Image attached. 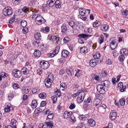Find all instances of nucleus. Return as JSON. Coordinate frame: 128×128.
Listing matches in <instances>:
<instances>
[{
    "label": "nucleus",
    "mask_w": 128,
    "mask_h": 128,
    "mask_svg": "<svg viewBox=\"0 0 128 128\" xmlns=\"http://www.w3.org/2000/svg\"><path fill=\"white\" fill-rule=\"evenodd\" d=\"M122 16L123 17L127 18H128V11L126 10L122 12Z\"/></svg>",
    "instance_id": "13d9d810"
},
{
    "label": "nucleus",
    "mask_w": 128,
    "mask_h": 128,
    "mask_svg": "<svg viewBox=\"0 0 128 128\" xmlns=\"http://www.w3.org/2000/svg\"><path fill=\"white\" fill-rule=\"evenodd\" d=\"M48 48L47 45L46 44H42L40 46V49L41 51L44 52Z\"/></svg>",
    "instance_id": "393cba45"
},
{
    "label": "nucleus",
    "mask_w": 128,
    "mask_h": 128,
    "mask_svg": "<svg viewBox=\"0 0 128 128\" xmlns=\"http://www.w3.org/2000/svg\"><path fill=\"white\" fill-rule=\"evenodd\" d=\"M47 39L50 40H52L54 42L56 41L55 43L56 44L58 43L59 39L56 36L49 35L48 36Z\"/></svg>",
    "instance_id": "6e6552de"
},
{
    "label": "nucleus",
    "mask_w": 128,
    "mask_h": 128,
    "mask_svg": "<svg viewBox=\"0 0 128 128\" xmlns=\"http://www.w3.org/2000/svg\"><path fill=\"white\" fill-rule=\"evenodd\" d=\"M47 3L50 7H53L55 4V2L52 0H48L47 2Z\"/></svg>",
    "instance_id": "f704fd0d"
},
{
    "label": "nucleus",
    "mask_w": 128,
    "mask_h": 128,
    "mask_svg": "<svg viewBox=\"0 0 128 128\" xmlns=\"http://www.w3.org/2000/svg\"><path fill=\"white\" fill-rule=\"evenodd\" d=\"M40 67L44 69H47L49 66L50 64L49 62L44 60H42L40 62Z\"/></svg>",
    "instance_id": "7ed1b4c3"
},
{
    "label": "nucleus",
    "mask_w": 128,
    "mask_h": 128,
    "mask_svg": "<svg viewBox=\"0 0 128 128\" xmlns=\"http://www.w3.org/2000/svg\"><path fill=\"white\" fill-rule=\"evenodd\" d=\"M54 116V114L53 113V112L51 113H50L48 115L47 117V119H53Z\"/></svg>",
    "instance_id": "5fc2aeb1"
},
{
    "label": "nucleus",
    "mask_w": 128,
    "mask_h": 128,
    "mask_svg": "<svg viewBox=\"0 0 128 128\" xmlns=\"http://www.w3.org/2000/svg\"><path fill=\"white\" fill-rule=\"evenodd\" d=\"M89 35L86 34H80L78 35V37L80 38H85L88 37Z\"/></svg>",
    "instance_id": "49530a36"
},
{
    "label": "nucleus",
    "mask_w": 128,
    "mask_h": 128,
    "mask_svg": "<svg viewBox=\"0 0 128 128\" xmlns=\"http://www.w3.org/2000/svg\"><path fill=\"white\" fill-rule=\"evenodd\" d=\"M34 56L36 57H38L40 56V52L38 50H35L34 53Z\"/></svg>",
    "instance_id": "cd10ccee"
},
{
    "label": "nucleus",
    "mask_w": 128,
    "mask_h": 128,
    "mask_svg": "<svg viewBox=\"0 0 128 128\" xmlns=\"http://www.w3.org/2000/svg\"><path fill=\"white\" fill-rule=\"evenodd\" d=\"M38 128H47L46 124L45 122L40 123L38 126Z\"/></svg>",
    "instance_id": "c03bdc74"
},
{
    "label": "nucleus",
    "mask_w": 128,
    "mask_h": 128,
    "mask_svg": "<svg viewBox=\"0 0 128 128\" xmlns=\"http://www.w3.org/2000/svg\"><path fill=\"white\" fill-rule=\"evenodd\" d=\"M30 90L29 88L28 89V88H27L24 87H23L22 89V93L23 94H28L29 93Z\"/></svg>",
    "instance_id": "72a5a7b5"
},
{
    "label": "nucleus",
    "mask_w": 128,
    "mask_h": 128,
    "mask_svg": "<svg viewBox=\"0 0 128 128\" xmlns=\"http://www.w3.org/2000/svg\"><path fill=\"white\" fill-rule=\"evenodd\" d=\"M89 125L91 127H94L95 126L96 122L93 119L90 118L88 120Z\"/></svg>",
    "instance_id": "5701e85b"
},
{
    "label": "nucleus",
    "mask_w": 128,
    "mask_h": 128,
    "mask_svg": "<svg viewBox=\"0 0 128 128\" xmlns=\"http://www.w3.org/2000/svg\"><path fill=\"white\" fill-rule=\"evenodd\" d=\"M27 25V22L24 20H22L20 22V26H21L23 28L26 27Z\"/></svg>",
    "instance_id": "864d4df0"
},
{
    "label": "nucleus",
    "mask_w": 128,
    "mask_h": 128,
    "mask_svg": "<svg viewBox=\"0 0 128 128\" xmlns=\"http://www.w3.org/2000/svg\"><path fill=\"white\" fill-rule=\"evenodd\" d=\"M85 95V93H82V94H80L77 98V101L79 103L82 102L83 101Z\"/></svg>",
    "instance_id": "f8f14e48"
},
{
    "label": "nucleus",
    "mask_w": 128,
    "mask_h": 128,
    "mask_svg": "<svg viewBox=\"0 0 128 128\" xmlns=\"http://www.w3.org/2000/svg\"><path fill=\"white\" fill-rule=\"evenodd\" d=\"M100 84L104 86L105 87H108L110 85V82L108 80H105L104 81H102L100 82Z\"/></svg>",
    "instance_id": "6ab92c4d"
},
{
    "label": "nucleus",
    "mask_w": 128,
    "mask_h": 128,
    "mask_svg": "<svg viewBox=\"0 0 128 128\" xmlns=\"http://www.w3.org/2000/svg\"><path fill=\"white\" fill-rule=\"evenodd\" d=\"M69 120L70 122L73 123L75 122L76 120L75 117L74 116H72L71 115V116Z\"/></svg>",
    "instance_id": "3c124183"
},
{
    "label": "nucleus",
    "mask_w": 128,
    "mask_h": 128,
    "mask_svg": "<svg viewBox=\"0 0 128 128\" xmlns=\"http://www.w3.org/2000/svg\"><path fill=\"white\" fill-rule=\"evenodd\" d=\"M109 28V26L107 24H102L100 26V30L103 31H107Z\"/></svg>",
    "instance_id": "a211bd4d"
},
{
    "label": "nucleus",
    "mask_w": 128,
    "mask_h": 128,
    "mask_svg": "<svg viewBox=\"0 0 128 128\" xmlns=\"http://www.w3.org/2000/svg\"><path fill=\"white\" fill-rule=\"evenodd\" d=\"M90 106V104H88L86 103H85L83 106L84 108L86 110H88Z\"/></svg>",
    "instance_id": "e2e57ef3"
},
{
    "label": "nucleus",
    "mask_w": 128,
    "mask_h": 128,
    "mask_svg": "<svg viewBox=\"0 0 128 128\" xmlns=\"http://www.w3.org/2000/svg\"><path fill=\"white\" fill-rule=\"evenodd\" d=\"M4 106V112H9L13 109L11 104L8 102L5 104Z\"/></svg>",
    "instance_id": "423d86ee"
},
{
    "label": "nucleus",
    "mask_w": 128,
    "mask_h": 128,
    "mask_svg": "<svg viewBox=\"0 0 128 128\" xmlns=\"http://www.w3.org/2000/svg\"><path fill=\"white\" fill-rule=\"evenodd\" d=\"M68 22L69 25L73 28V27L75 26L76 22L73 21H71Z\"/></svg>",
    "instance_id": "680f3d73"
},
{
    "label": "nucleus",
    "mask_w": 128,
    "mask_h": 128,
    "mask_svg": "<svg viewBox=\"0 0 128 128\" xmlns=\"http://www.w3.org/2000/svg\"><path fill=\"white\" fill-rule=\"evenodd\" d=\"M72 113V112H68V111H65L64 113L63 116L64 118L65 119L69 118L71 116V115Z\"/></svg>",
    "instance_id": "dca6fc26"
},
{
    "label": "nucleus",
    "mask_w": 128,
    "mask_h": 128,
    "mask_svg": "<svg viewBox=\"0 0 128 128\" xmlns=\"http://www.w3.org/2000/svg\"><path fill=\"white\" fill-rule=\"evenodd\" d=\"M62 54L63 57L66 58L69 54V52L66 50H63L62 52Z\"/></svg>",
    "instance_id": "c85d7f7f"
},
{
    "label": "nucleus",
    "mask_w": 128,
    "mask_h": 128,
    "mask_svg": "<svg viewBox=\"0 0 128 128\" xmlns=\"http://www.w3.org/2000/svg\"><path fill=\"white\" fill-rule=\"evenodd\" d=\"M104 36L102 34H101L99 36L98 40V42L100 44H101L104 41Z\"/></svg>",
    "instance_id": "b1692460"
},
{
    "label": "nucleus",
    "mask_w": 128,
    "mask_h": 128,
    "mask_svg": "<svg viewBox=\"0 0 128 128\" xmlns=\"http://www.w3.org/2000/svg\"><path fill=\"white\" fill-rule=\"evenodd\" d=\"M34 37L35 39L38 40H40L41 38V36L40 33L37 32L35 34Z\"/></svg>",
    "instance_id": "473e14b6"
},
{
    "label": "nucleus",
    "mask_w": 128,
    "mask_h": 128,
    "mask_svg": "<svg viewBox=\"0 0 128 128\" xmlns=\"http://www.w3.org/2000/svg\"><path fill=\"white\" fill-rule=\"evenodd\" d=\"M84 102L85 103H86L88 104H90V103L91 104L92 102V101L91 98V97L89 96L88 98L86 100H84Z\"/></svg>",
    "instance_id": "603ef678"
},
{
    "label": "nucleus",
    "mask_w": 128,
    "mask_h": 128,
    "mask_svg": "<svg viewBox=\"0 0 128 128\" xmlns=\"http://www.w3.org/2000/svg\"><path fill=\"white\" fill-rule=\"evenodd\" d=\"M60 48L58 46L56 47L55 49L52 52L55 54V56L57 54Z\"/></svg>",
    "instance_id": "4d7b16f0"
},
{
    "label": "nucleus",
    "mask_w": 128,
    "mask_h": 128,
    "mask_svg": "<svg viewBox=\"0 0 128 128\" xmlns=\"http://www.w3.org/2000/svg\"><path fill=\"white\" fill-rule=\"evenodd\" d=\"M120 52L121 54L123 53L124 55H126L128 54V50L125 48L121 49Z\"/></svg>",
    "instance_id": "4c0bfd02"
},
{
    "label": "nucleus",
    "mask_w": 128,
    "mask_h": 128,
    "mask_svg": "<svg viewBox=\"0 0 128 128\" xmlns=\"http://www.w3.org/2000/svg\"><path fill=\"white\" fill-rule=\"evenodd\" d=\"M88 51V48L86 46H84L80 48V52L82 54L86 53Z\"/></svg>",
    "instance_id": "aec40b11"
},
{
    "label": "nucleus",
    "mask_w": 128,
    "mask_h": 128,
    "mask_svg": "<svg viewBox=\"0 0 128 128\" xmlns=\"http://www.w3.org/2000/svg\"><path fill=\"white\" fill-rule=\"evenodd\" d=\"M31 106L33 109L35 108L37 106L38 104L37 101L36 100H34L32 102Z\"/></svg>",
    "instance_id": "c756f323"
},
{
    "label": "nucleus",
    "mask_w": 128,
    "mask_h": 128,
    "mask_svg": "<svg viewBox=\"0 0 128 128\" xmlns=\"http://www.w3.org/2000/svg\"><path fill=\"white\" fill-rule=\"evenodd\" d=\"M54 1L55 2L56 5V6L57 8H60L61 6V3L60 1L59 0H57L55 1V0H54Z\"/></svg>",
    "instance_id": "e433bc0d"
},
{
    "label": "nucleus",
    "mask_w": 128,
    "mask_h": 128,
    "mask_svg": "<svg viewBox=\"0 0 128 128\" xmlns=\"http://www.w3.org/2000/svg\"><path fill=\"white\" fill-rule=\"evenodd\" d=\"M101 21L99 20H96L94 22L93 26L94 28H98L101 24Z\"/></svg>",
    "instance_id": "4be33fe9"
},
{
    "label": "nucleus",
    "mask_w": 128,
    "mask_h": 128,
    "mask_svg": "<svg viewBox=\"0 0 128 128\" xmlns=\"http://www.w3.org/2000/svg\"><path fill=\"white\" fill-rule=\"evenodd\" d=\"M22 71L23 74L25 75H27L28 73L29 70L28 68L26 67H23L22 69Z\"/></svg>",
    "instance_id": "c9c22d12"
},
{
    "label": "nucleus",
    "mask_w": 128,
    "mask_h": 128,
    "mask_svg": "<svg viewBox=\"0 0 128 128\" xmlns=\"http://www.w3.org/2000/svg\"><path fill=\"white\" fill-rule=\"evenodd\" d=\"M98 62L95 59H92L89 61V64L90 66L94 68L97 65Z\"/></svg>",
    "instance_id": "9b49d317"
},
{
    "label": "nucleus",
    "mask_w": 128,
    "mask_h": 128,
    "mask_svg": "<svg viewBox=\"0 0 128 128\" xmlns=\"http://www.w3.org/2000/svg\"><path fill=\"white\" fill-rule=\"evenodd\" d=\"M79 11L80 14L81 15L88 14L90 12V9H86L83 8H79Z\"/></svg>",
    "instance_id": "0eeeda50"
},
{
    "label": "nucleus",
    "mask_w": 128,
    "mask_h": 128,
    "mask_svg": "<svg viewBox=\"0 0 128 128\" xmlns=\"http://www.w3.org/2000/svg\"><path fill=\"white\" fill-rule=\"evenodd\" d=\"M40 31L45 33H47L50 31V28L49 27L46 26V27L41 28Z\"/></svg>",
    "instance_id": "412c9836"
},
{
    "label": "nucleus",
    "mask_w": 128,
    "mask_h": 128,
    "mask_svg": "<svg viewBox=\"0 0 128 128\" xmlns=\"http://www.w3.org/2000/svg\"><path fill=\"white\" fill-rule=\"evenodd\" d=\"M52 82H53L46 79L44 82V84L47 88H49L51 86Z\"/></svg>",
    "instance_id": "a878e982"
},
{
    "label": "nucleus",
    "mask_w": 128,
    "mask_h": 128,
    "mask_svg": "<svg viewBox=\"0 0 128 128\" xmlns=\"http://www.w3.org/2000/svg\"><path fill=\"white\" fill-rule=\"evenodd\" d=\"M96 88L97 91L100 94H104L105 93V87L101 84H98Z\"/></svg>",
    "instance_id": "20e7f679"
},
{
    "label": "nucleus",
    "mask_w": 128,
    "mask_h": 128,
    "mask_svg": "<svg viewBox=\"0 0 128 128\" xmlns=\"http://www.w3.org/2000/svg\"><path fill=\"white\" fill-rule=\"evenodd\" d=\"M45 123L46 124V127L47 128H48V126L50 128H52V127L54 126L53 122L52 121L48 122Z\"/></svg>",
    "instance_id": "ea45409f"
},
{
    "label": "nucleus",
    "mask_w": 128,
    "mask_h": 128,
    "mask_svg": "<svg viewBox=\"0 0 128 128\" xmlns=\"http://www.w3.org/2000/svg\"><path fill=\"white\" fill-rule=\"evenodd\" d=\"M32 12H33V16L32 18L33 19L34 18L35 19L36 17L40 16L39 15V11L36 10V9H32Z\"/></svg>",
    "instance_id": "4468645a"
},
{
    "label": "nucleus",
    "mask_w": 128,
    "mask_h": 128,
    "mask_svg": "<svg viewBox=\"0 0 128 128\" xmlns=\"http://www.w3.org/2000/svg\"><path fill=\"white\" fill-rule=\"evenodd\" d=\"M43 20H46L40 15L38 16V17L37 16L36 18H35V20L36 24L38 25H40L42 23Z\"/></svg>",
    "instance_id": "9d476101"
},
{
    "label": "nucleus",
    "mask_w": 128,
    "mask_h": 128,
    "mask_svg": "<svg viewBox=\"0 0 128 128\" xmlns=\"http://www.w3.org/2000/svg\"><path fill=\"white\" fill-rule=\"evenodd\" d=\"M23 29L22 31V33L24 34H25L27 33L28 32V28L25 27L23 28Z\"/></svg>",
    "instance_id": "8fccbe9b"
},
{
    "label": "nucleus",
    "mask_w": 128,
    "mask_h": 128,
    "mask_svg": "<svg viewBox=\"0 0 128 128\" xmlns=\"http://www.w3.org/2000/svg\"><path fill=\"white\" fill-rule=\"evenodd\" d=\"M82 73V70H80L77 69L75 76H76L78 77L81 75Z\"/></svg>",
    "instance_id": "a18cd8bd"
},
{
    "label": "nucleus",
    "mask_w": 128,
    "mask_h": 128,
    "mask_svg": "<svg viewBox=\"0 0 128 128\" xmlns=\"http://www.w3.org/2000/svg\"><path fill=\"white\" fill-rule=\"evenodd\" d=\"M76 107V105L74 103H71V104L69 106L70 109L72 110L74 109Z\"/></svg>",
    "instance_id": "774afa93"
},
{
    "label": "nucleus",
    "mask_w": 128,
    "mask_h": 128,
    "mask_svg": "<svg viewBox=\"0 0 128 128\" xmlns=\"http://www.w3.org/2000/svg\"><path fill=\"white\" fill-rule=\"evenodd\" d=\"M12 74L14 77L18 78L21 76L22 73L19 70L17 69H14L12 70Z\"/></svg>",
    "instance_id": "39448f33"
},
{
    "label": "nucleus",
    "mask_w": 128,
    "mask_h": 128,
    "mask_svg": "<svg viewBox=\"0 0 128 128\" xmlns=\"http://www.w3.org/2000/svg\"><path fill=\"white\" fill-rule=\"evenodd\" d=\"M15 14H14L13 15L12 17L10 18L9 22V23L10 24L12 23L15 21Z\"/></svg>",
    "instance_id": "052dcab7"
},
{
    "label": "nucleus",
    "mask_w": 128,
    "mask_h": 128,
    "mask_svg": "<svg viewBox=\"0 0 128 128\" xmlns=\"http://www.w3.org/2000/svg\"><path fill=\"white\" fill-rule=\"evenodd\" d=\"M116 112L113 111L110 112V114L109 118L111 120H114L116 119Z\"/></svg>",
    "instance_id": "ddd939ff"
},
{
    "label": "nucleus",
    "mask_w": 128,
    "mask_h": 128,
    "mask_svg": "<svg viewBox=\"0 0 128 128\" xmlns=\"http://www.w3.org/2000/svg\"><path fill=\"white\" fill-rule=\"evenodd\" d=\"M66 72L68 75L70 76L73 75L74 74V71L72 68H71L70 69H68Z\"/></svg>",
    "instance_id": "7c9ffc66"
},
{
    "label": "nucleus",
    "mask_w": 128,
    "mask_h": 128,
    "mask_svg": "<svg viewBox=\"0 0 128 128\" xmlns=\"http://www.w3.org/2000/svg\"><path fill=\"white\" fill-rule=\"evenodd\" d=\"M14 97L13 93L10 92L8 94V98L9 100H10Z\"/></svg>",
    "instance_id": "bf43d9fd"
},
{
    "label": "nucleus",
    "mask_w": 128,
    "mask_h": 128,
    "mask_svg": "<svg viewBox=\"0 0 128 128\" xmlns=\"http://www.w3.org/2000/svg\"><path fill=\"white\" fill-rule=\"evenodd\" d=\"M102 102L100 99L98 98H95L93 101L92 105L95 109L100 107L102 104Z\"/></svg>",
    "instance_id": "f03ea898"
},
{
    "label": "nucleus",
    "mask_w": 128,
    "mask_h": 128,
    "mask_svg": "<svg viewBox=\"0 0 128 128\" xmlns=\"http://www.w3.org/2000/svg\"><path fill=\"white\" fill-rule=\"evenodd\" d=\"M61 32L62 34H66L67 30V27L66 24H63L61 26Z\"/></svg>",
    "instance_id": "f3484780"
},
{
    "label": "nucleus",
    "mask_w": 128,
    "mask_h": 128,
    "mask_svg": "<svg viewBox=\"0 0 128 128\" xmlns=\"http://www.w3.org/2000/svg\"><path fill=\"white\" fill-rule=\"evenodd\" d=\"M100 56V54L98 52H96L93 55V57L96 60V59H99Z\"/></svg>",
    "instance_id": "de8ad7c7"
},
{
    "label": "nucleus",
    "mask_w": 128,
    "mask_h": 128,
    "mask_svg": "<svg viewBox=\"0 0 128 128\" xmlns=\"http://www.w3.org/2000/svg\"><path fill=\"white\" fill-rule=\"evenodd\" d=\"M79 86L78 84H75L72 85V87L73 90L76 91Z\"/></svg>",
    "instance_id": "6e6d98bb"
},
{
    "label": "nucleus",
    "mask_w": 128,
    "mask_h": 128,
    "mask_svg": "<svg viewBox=\"0 0 128 128\" xmlns=\"http://www.w3.org/2000/svg\"><path fill=\"white\" fill-rule=\"evenodd\" d=\"M67 88V85L66 83L62 82L60 84V89L61 90H65L66 88Z\"/></svg>",
    "instance_id": "bb28decb"
},
{
    "label": "nucleus",
    "mask_w": 128,
    "mask_h": 128,
    "mask_svg": "<svg viewBox=\"0 0 128 128\" xmlns=\"http://www.w3.org/2000/svg\"><path fill=\"white\" fill-rule=\"evenodd\" d=\"M42 111V110L40 108H37L35 109L34 112L35 114H38L40 113Z\"/></svg>",
    "instance_id": "69168bd1"
},
{
    "label": "nucleus",
    "mask_w": 128,
    "mask_h": 128,
    "mask_svg": "<svg viewBox=\"0 0 128 128\" xmlns=\"http://www.w3.org/2000/svg\"><path fill=\"white\" fill-rule=\"evenodd\" d=\"M46 94L44 92H42L39 95V97L41 99H45L46 97Z\"/></svg>",
    "instance_id": "79ce46f5"
},
{
    "label": "nucleus",
    "mask_w": 128,
    "mask_h": 128,
    "mask_svg": "<svg viewBox=\"0 0 128 128\" xmlns=\"http://www.w3.org/2000/svg\"><path fill=\"white\" fill-rule=\"evenodd\" d=\"M117 45V42H116L114 40H113L111 41L110 45V48L114 50L115 49Z\"/></svg>",
    "instance_id": "2eb2a0df"
},
{
    "label": "nucleus",
    "mask_w": 128,
    "mask_h": 128,
    "mask_svg": "<svg viewBox=\"0 0 128 128\" xmlns=\"http://www.w3.org/2000/svg\"><path fill=\"white\" fill-rule=\"evenodd\" d=\"M46 79L48 80L51 81V82H53L54 80L53 74L52 73L48 75L47 78Z\"/></svg>",
    "instance_id": "2f4dec72"
},
{
    "label": "nucleus",
    "mask_w": 128,
    "mask_h": 128,
    "mask_svg": "<svg viewBox=\"0 0 128 128\" xmlns=\"http://www.w3.org/2000/svg\"><path fill=\"white\" fill-rule=\"evenodd\" d=\"M10 124L12 126H16L17 125V122L15 119H12L11 120Z\"/></svg>",
    "instance_id": "58836bf2"
},
{
    "label": "nucleus",
    "mask_w": 128,
    "mask_h": 128,
    "mask_svg": "<svg viewBox=\"0 0 128 128\" xmlns=\"http://www.w3.org/2000/svg\"><path fill=\"white\" fill-rule=\"evenodd\" d=\"M106 106L104 104H102L100 107H98L96 109L98 111L100 112L101 114H104L106 112Z\"/></svg>",
    "instance_id": "1a4fd4ad"
},
{
    "label": "nucleus",
    "mask_w": 128,
    "mask_h": 128,
    "mask_svg": "<svg viewBox=\"0 0 128 128\" xmlns=\"http://www.w3.org/2000/svg\"><path fill=\"white\" fill-rule=\"evenodd\" d=\"M2 12L5 16H9L12 13V9L10 6L6 7L3 9Z\"/></svg>",
    "instance_id": "f257e3e1"
},
{
    "label": "nucleus",
    "mask_w": 128,
    "mask_h": 128,
    "mask_svg": "<svg viewBox=\"0 0 128 128\" xmlns=\"http://www.w3.org/2000/svg\"><path fill=\"white\" fill-rule=\"evenodd\" d=\"M70 38L68 36L65 37L63 39V41L64 43H67L69 42Z\"/></svg>",
    "instance_id": "338daca9"
},
{
    "label": "nucleus",
    "mask_w": 128,
    "mask_h": 128,
    "mask_svg": "<svg viewBox=\"0 0 128 128\" xmlns=\"http://www.w3.org/2000/svg\"><path fill=\"white\" fill-rule=\"evenodd\" d=\"M39 92V89L37 88L36 87L33 88L32 90V94H35L38 93Z\"/></svg>",
    "instance_id": "37998d69"
},
{
    "label": "nucleus",
    "mask_w": 128,
    "mask_h": 128,
    "mask_svg": "<svg viewBox=\"0 0 128 128\" xmlns=\"http://www.w3.org/2000/svg\"><path fill=\"white\" fill-rule=\"evenodd\" d=\"M102 76L103 78L106 77L108 75V74L106 71L104 69H103L101 72Z\"/></svg>",
    "instance_id": "a19ab883"
},
{
    "label": "nucleus",
    "mask_w": 128,
    "mask_h": 128,
    "mask_svg": "<svg viewBox=\"0 0 128 128\" xmlns=\"http://www.w3.org/2000/svg\"><path fill=\"white\" fill-rule=\"evenodd\" d=\"M0 75L3 78H5L6 77L8 76V75L6 74L5 72H2L0 73Z\"/></svg>",
    "instance_id": "0e129e2a"
},
{
    "label": "nucleus",
    "mask_w": 128,
    "mask_h": 128,
    "mask_svg": "<svg viewBox=\"0 0 128 128\" xmlns=\"http://www.w3.org/2000/svg\"><path fill=\"white\" fill-rule=\"evenodd\" d=\"M13 88L14 90H16L20 88L19 85L17 83H13L12 85Z\"/></svg>",
    "instance_id": "09e8293b"
}]
</instances>
